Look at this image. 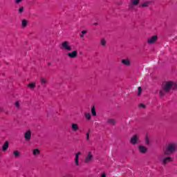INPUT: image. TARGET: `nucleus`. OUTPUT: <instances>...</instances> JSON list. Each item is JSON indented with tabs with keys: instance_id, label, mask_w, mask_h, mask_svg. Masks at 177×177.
Wrapping results in <instances>:
<instances>
[{
	"instance_id": "1",
	"label": "nucleus",
	"mask_w": 177,
	"mask_h": 177,
	"mask_svg": "<svg viewBox=\"0 0 177 177\" xmlns=\"http://www.w3.org/2000/svg\"><path fill=\"white\" fill-rule=\"evenodd\" d=\"M177 83L174 81H165L162 84V88L159 91V95L160 97H164L167 93H169L171 91H176Z\"/></svg>"
},
{
	"instance_id": "2",
	"label": "nucleus",
	"mask_w": 177,
	"mask_h": 177,
	"mask_svg": "<svg viewBox=\"0 0 177 177\" xmlns=\"http://www.w3.org/2000/svg\"><path fill=\"white\" fill-rule=\"evenodd\" d=\"M177 144L176 143H169L167 145V147L164 151L163 156H169V154H172V153H175L176 151Z\"/></svg>"
},
{
	"instance_id": "3",
	"label": "nucleus",
	"mask_w": 177,
	"mask_h": 177,
	"mask_svg": "<svg viewBox=\"0 0 177 177\" xmlns=\"http://www.w3.org/2000/svg\"><path fill=\"white\" fill-rule=\"evenodd\" d=\"M61 49L65 50V52H71L73 50V46L68 41H64L62 43Z\"/></svg>"
},
{
	"instance_id": "4",
	"label": "nucleus",
	"mask_w": 177,
	"mask_h": 177,
	"mask_svg": "<svg viewBox=\"0 0 177 177\" xmlns=\"http://www.w3.org/2000/svg\"><path fill=\"white\" fill-rule=\"evenodd\" d=\"M92 160H93V153H92V151H88L85 157L84 162L85 164H89Z\"/></svg>"
},
{
	"instance_id": "5",
	"label": "nucleus",
	"mask_w": 177,
	"mask_h": 177,
	"mask_svg": "<svg viewBox=\"0 0 177 177\" xmlns=\"http://www.w3.org/2000/svg\"><path fill=\"white\" fill-rule=\"evenodd\" d=\"M174 161V158L171 156L165 157L162 158V165H167L169 162H172Z\"/></svg>"
},
{
	"instance_id": "6",
	"label": "nucleus",
	"mask_w": 177,
	"mask_h": 177,
	"mask_svg": "<svg viewBox=\"0 0 177 177\" xmlns=\"http://www.w3.org/2000/svg\"><path fill=\"white\" fill-rule=\"evenodd\" d=\"M67 56L69 59H75L78 56V51L72 50L67 53Z\"/></svg>"
},
{
	"instance_id": "7",
	"label": "nucleus",
	"mask_w": 177,
	"mask_h": 177,
	"mask_svg": "<svg viewBox=\"0 0 177 177\" xmlns=\"http://www.w3.org/2000/svg\"><path fill=\"white\" fill-rule=\"evenodd\" d=\"M139 142V136L138 135H133L130 139L131 145L135 146V145H138Z\"/></svg>"
},
{
	"instance_id": "8",
	"label": "nucleus",
	"mask_w": 177,
	"mask_h": 177,
	"mask_svg": "<svg viewBox=\"0 0 177 177\" xmlns=\"http://www.w3.org/2000/svg\"><path fill=\"white\" fill-rule=\"evenodd\" d=\"M151 3H154V1H145L140 4V8H149Z\"/></svg>"
},
{
	"instance_id": "9",
	"label": "nucleus",
	"mask_w": 177,
	"mask_h": 177,
	"mask_svg": "<svg viewBox=\"0 0 177 177\" xmlns=\"http://www.w3.org/2000/svg\"><path fill=\"white\" fill-rule=\"evenodd\" d=\"M158 39V36L157 35H153L151 37H149L147 39V44H149V45H151L152 44H154L157 40Z\"/></svg>"
},
{
	"instance_id": "10",
	"label": "nucleus",
	"mask_w": 177,
	"mask_h": 177,
	"mask_svg": "<svg viewBox=\"0 0 177 177\" xmlns=\"http://www.w3.org/2000/svg\"><path fill=\"white\" fill-rule=\"evenodd\" d=\"M138 151L141 154H146V153H147V148L145 146L139 145L138 146Z\"/></svg>"
},
{
	"instance_id": "11",
	"label": "nucleus",
	"mask_w": 177,
	"mask_h": 177,
	"mask_svg": "<svg viewBox=\"0 0 177 177\" xmlns=\"http://www.w3.org/2000/svg\"><path fill=\"white\" fill-rule=\"evenodd\" d=\"M71 131L72 132H77L80 131V126L77 123H72L71 124Z\"/></svg>"
},
{
	"instance_id": "12",
	"label": "nucleus",
	"mask_w": 177,
	"mask_h": 177,
	"mask_svg": "<svg viewBox=\"0 0 177 177\" xmlns=\"http://www.w3.org/2000/svg\"><path fill=\"white\" fill-rule=\"evenodd\" d=\"M25 140H26L27 142L30 141L31 140V130H28L26 131V132L25 133Z\"/></svg>"
},
{
	"instance_id": "13",
	"label": "nucleus",
	"mask_w": 177,
	"mask_h": 177,
	"mask_svg": "<svg viewBox=\"0 0 177 177\" xmlns=\"http://www.w3.org/2000/svg\"><path fill=\"white\" fill-rule=\"evenodd\" d=\"M40 84L41 86H46V84H48V79L44 77H40Z\"/></svg>"
},
{
	"instance_id": "14",
	"label": "nucleus",
	"mask_w": 177,
	"mask_h": 177,
	"mask_svg": "<svg viewBox=\"0 0 177 177\" xmlns=\"http://www.w3.org/2000/svg\"><path fill=\"white\" fill-rule=\"evenodd\" d=\"M122 64L127 66V67H129L131 66V61L129 59H124L121 60Z\"/></svg>"
},
{
	"instance_id": "15",
	"label": "nucleus",
	"mask_w": 177,
	"mask_h": 177,
	"mask_svg": "<svg viewBox=\"0 0 177 177\" xmlns=\"http://www.w3.org/2000/svg\"><path fill=\"white\" fill-rule=\"evenodd\" d=\"M9 149V142L6 141L2 147L3 151H6Z\"/></svg>"
},
{
	"instance_id": "16",
	"label": "nucleus",
	"mask_w": 177,
	"mask_h": 177,
	"mask_svg": "<svg viewBox=\"0 0 177 177\" xmlns=\"http://www.w3.org/2000/svg\"><path fill=\"white\" fill-rule=\"evenodd\" d=\"M33 156L37 157V156H39L41 154V151L39 149H35L32 150Z\"/></svg>"
},
{
	"instance_id": "17",
	"label": "nucleus",
	"mask_w": 177,
	"mask_h": 177,
	"mask_svg": "<svg viewBox=\"0 0 177 177\" xmlns=\"http://www.w3.org/2000/svg\"><path fill=\"white\" fill-rule=\"evenodd\" d=\"M106 122L110 125H115V120L113 118L108 119Z\"/></svg>"
},
{
	"instance_id": "18",
	"label": "nucleus",
	"mask_w": 177,
	"mask_h": 177,
	"mask_svg": "<svg viewBox=\"0 0 177 177\" xmlns=\"http://www.w3.org/2000/svg\"><path fill=\"white\" fill-rule=\"evenodd\" d=\"M136 6H138L137 4H135L133 3H131L129 5V10H135V7Z\"/></svg>"
},
{
	"instance_id": "19",
	"label": "nucleus",
	"mask_w": 177,
	"mask_h": 177,
	"mask_svg": "<svg viewBox=\"0 0 177 177\" xmlns=\"http://www.w3.org/2000/svg\"><path fill=\"white\" fill-rule=\"evenodd\" d=\"M27 24H28V22L26 21V19H22L21 21L22 28H26V27H27Z\"/></svg>"
},
{
	"instance_id": "20",
	"label": "nucleus",
	"mask_w": 177,
	"mask_h": 177,
	"mask_svg": "<svg viewBox=\"0 0 177 177\" xmlns=\"http://www.w3.org/2000/svg\"><path fill=\"white\" fill-rule=\"evenodd\" d=\"M84 117L87 121H91V118H92L90 113H84Z\"/></svg>"
},
{
	"instance_id": "21",
	"label": "nucleus",
	"mask_w": 177,
	"mask_h": 177,
	"mask_svg": "<svg viewBox=\"0 0 177 177\" xmlns=\"http://www.w3.org/2000/svg\"><path fill=\"white\" fill-rule=\"evenodd\" d=\"M91 114L93 117H96L97 115L96 108L95 106L91 107Z\"/></svg>"
},
{
	"instance_id": "22",
	"label": "nucleus",
	"mask_w": 177,
	"mask_h": 177,
	"mask_svg": "<svg viewBox=\"0 0 177 177\" xmlns=\"http://www.w3.org/2000/svg\"><path fill=\"white\" fill-rule=\"evenodd\" d=\"M100 45H102V46H106V45H107V41H106V39H101Z\"/></svg>"
},
{
	"instance_id": "23",
	"label": "nucleus",
	"mask_w": 177,
	"mask_h": 177,
	"mask_svg": "<svg viewBox=\"0 0 177 177\" xmlns=\"http://www.w3.org/2000/svg\"><path fill=\"white\" fill-rule=\"evenodd\" d=\"M75 164L77 167L80 166V158L77 156L75 157Z\"/></svg>"
},
{
	"instance_id": "24",
	"label": "nucleus",
	"mask_w": 177,
	"mask_h": 177,
	"mask_svg": "<svg viewBox=\"0 0 177 177\" xmlns=\"http://www.w3.org/2000/svg\"><path fill=\"white\" fill-rule=\"evenodd\" d=\"M28 88H30V89H34V88H35V83H30L29 84H28Z\"/></svg>"
},
{
	"instance_id": "25",
	"label": "nucleus",
	"mask_w": 177,
	"mask_h": 177,
	"mask_svg": "<svg viewBox=\"0 0 177 177\" xmlns=\"http://www.w3.org/2000/svg\"><path fill=\"white\" fill-rule=\"evenodd\" d=\"M131 3H134L136 5H139L140 3V0H130Z\"/></svg>"
},
{
	"instance_id": "26",
	"label": "nucleus",
	"mask_w": 177,
	"mask_h": 177,
	"mask_svg": "<svg viewBox=\"0 0 177 177\" xmlns=\"http://www.w3.org/2000/svg\"><path fill=\"white\" fill-rule=\"evenodd\" d=\"M13 155L15 157H20V152L19 151H14Z\"/></svg>"
},
{
	"instance_id": "27",
	"label": "nucleus",
	"mask_w": 177,
	"mask_h": 177,
	"mask_svg": "<svg viewBox=\"0 0 177 177\" xmlns=\"http://www.w3.org/2000/svg\"><path fill=\"white\" fill-rule=\"evenodd\" d=\"M145 144L147 146H149L150 145V139H149L148 136L145 137Z\"/></svg>"
},
{
	"instance_id": "28",
	"label": "nucleus",
	"mask_w": 177,
	"mask_h": 177,
	"mask_svg": "<svg viewBox=\"0 0 177 177\" xmlns=\"http://www.w3.org/2000/svg\"><path fill=\"white\" fill-rule=\"evenodd\" d=\"M18 12H19V15H21V13H23V12H24V7H20L18 10Z\"/></svg>"
},
{
	"instance_id": "29",
	"label": "nucleus",
	"mask_w": 177,
	"mask_h": 177,
	"mask_svg": "<svg viewBox=\"0 0 177 177\" xmlns=\"http://www.w3.org/2000/svg\"><path fill=\"white\" fill-rule=\"evenodd\" d=\"M142 87L141 86H139L138 87V96H140V95H142Z\"/></svg>"
},
{
	"instance_id": "30",
	"label": "nucleus",
	"mask_w": 177,
	"mask_h": 177,
	"mask_svg": "<svg viewBox=\"0 0 177 177\" xmlns=\"http://www.w3.org/2000/svg\"><path fill=\"white\" fill-rule=\"evenodd\" d=\"M15 106L17 107V109H20V103L19 102V101H17L15 102Z\"/></svg>"
},
{
	"instance_id": "31",
	"label": "nucleus",
	"mask_w": 177,
	"mask_h": 177,
	"mask_svg": "<svg viewBox=\"0 0 177 177\" xmlns=\"http://www.w3.org/2000/svg\"><path fill=\"white\" fill-rule=\"evenodd\" d=\"M139 107H141L142 109H145L146 108V105L144 104H140L138 105Z\"/></svg>"
},
{
	"instance_id": "32",
	"label": "nucleus",
	"mask_w": 177,
	"mask_h": 177,
	"mask_svg": "<svg viewBox=\"0 0 177 177\" xmlns=\"http://www.w3.org/2000/svg\"><path fill=\"white\" fill-rule=\"evenodd\" d=\"M86 140H89V133H86Z\"/></svg>"
},
{
	"instance_id": "33",
	"label": "nucleus",
	"mask_w": 177,
	"mask_h": 177,
	"mask_svg": "<svg viewBox=\"0 0 177 177\" xmlns=\"http://www.w3.org/2000/svg\"><path fill=\"white\" fill-rule=\"evenodd\" d=\"M80 156H81V152L79 151L76 153L75 157L80 158Z\"/></svg>"
},
{
	"instance_id": "34",
	"label": "nucleus",
	"mask_w": 177,
	"mask_h": 177,
	"mask_svg": "<svg viewBox=\"0 0 177 177\" xmlns=\"http://www.w3.org/2000/svg\"><path fill=\"white\" fill-rule=\"evenodd\" d=\"M88 32V31H86V30H82V34L83 35H85V34H86Z\"/></svg>"
},
{
	"instance_id": "35",
	"label": "nucleus",
	"mask_w": 177,
	"mask_h": 177,
	"mask_svg": "<svg viewBox=\"0 0 177 177\" xmlns=\"http://www.w3.org/2000/svg\"><path fill=\"white\" fill-rule=\"evenodd\" d=\"M23 0H15L16 3H20Z\"/></svg>"
},
{
	"instance_id": "36",
	"label": "nucleus",
	"mask_w": 177,
	"mask_h": 177,
	"mask_svg": "<svg viewBox=\"0 0 177 177\" xmlns=\"http://www.w3.org/2000/svg\"><path fill=\"white\" fill-rule=\"evenodd\" d=\"M101 177H106V173H103L101 176Z\"/></svg>"
},
{
	"instance_id": "37",
	"label": "nucleus",
	"mask_w": 177,
	"mask_h": 177,
	"mask_svg": "<svg viewBox=\"0 0 177 177\" xmlns=\"http://www.w3.org/2000/svg\"><path fill=\"white\" fill-rule=\"evenodd\" d=\"M118 5L119 6H121V5H122V2H119V3H118Z\"/></svg>"
},
{
	"instance_id": "38",
	"label": "nucleus",
	"mask_w": 177,
	"mask_h": 177,
	"mask_svg": "<svg viewBox=\"0 0 177 177\" xmlns=\"http://www.w3.org/2000/svg\"><path fill=\"white\" fill-rule=\"evenodd\" d=\"M80 38H84V35L82 34V35H80Z\"/></svg>"
},
{
	"instance_id": "39",
	"label": "nucleus",
	"mask_w": 177,
	"mask_h": 177,
	"mask_svg": "<svg viewBox=\"0 0 177 177\" xmlns=\"http://www.w3.org/2000/svg\"><path fill=\"white\" fill-rule=\"evenodd\" d=\"M93 26H97V23H94Z\"/></svg>"
},
{
	"instance_id": "40",
	"label": "nucleus",
	"mask_w": 177,
	"mask_h": 177,
	"mask_svg": "<svg viewBox=\"0 0 177 177\" xmlns=\"http://www.w3.org/2000/svg\"><path fill=\"white\" fill-rule=\"evenodd\" d=\"M87 133H88V135H89V133H91V130H88Z\"/></svg>"
},
{
	"instance_id": "41",
	"label": "nucleus",
	"mask_w": 177,
	"mask_h": 177,
	"mask_svg": "<svg viewBox=\"0 0 177 177\" xmlns=\"http://www.w3.org/2000/svg\"><path fill=\"white\" fill-rule=\"evenodd\" d=\"M48 66H50V63H48Z\"/></svg>"
}]
</instances>
